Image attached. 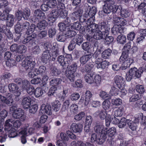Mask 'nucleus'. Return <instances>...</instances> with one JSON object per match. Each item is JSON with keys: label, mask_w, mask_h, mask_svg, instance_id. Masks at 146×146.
<instances>
[{"label": "nucleus", "mask_w": 146, "mask_h": 146, "mask_svg": "<svg viewBox=\"0 0 146 146\" xmlns=\"http://www.w3.org/2000/svg\"><path fill=\"white\" fill-rule=\"evenodd\" d=\"M109 30L110 28L106 23L104 22L99 24L98 25L96 23H92L88 26L87 31L90 33L99 30L108 35Z\"/></svg>", "instance_id": "nucleus-1"}, {"label": "nucleus", "mask_w": 146, "mask_h": 146, "mask_svg": "<svg viewBox=\"0 0 146 146\" xmlns=\"http://www.w3.org/2000/svg\"><path fill=\"white\" fill-rule=\"evenodd\" d=\"M143 72V69L142 67L139 68L138 70L137 68H131L129 70L128 73L126 74V79L128 81H130L133 78L135 79L139 78L141 76V74Z\"/></svg>", "instance_id": "nucleus-2"}, {"label": "nucleus", "mask_w": 146, "mask_h": 146, "mask_svg": "<svg viewBox=\"0 0 146 146\" xmlns=\"http://www.w3.org/2000/svg\"><path fill=\"white\" fill-rule=\"evenodd\" d=\"M121 9V5H116L111 3L110 2H107L103 7L102 11L105 13L108 14L112 12L115 13L118 9Z\"/></svg>", "instance_id": "nucleus-3"}, {"label": "nucleus", "mask_w": 146, "mask_h": 146, "mask_svg": "<svg viewBox=\"0 0 146 146\" xmlns=\"http://www.w3.org/2000/svg\"><path fill=\"white\" fill-rule=\"evenodd\" d=\"M66 58H68L69 60L65 61L64 57L62 55L58 56L57 58L58 62L62 66L61 70L62 71H64L69 66L70 61L72 59L71 55L70 54H67Z\"/></svg>", "instance_id": "nucleus-4"}, {"label": "nucleus", "mask_w": 146, "mask_h": 146, "mask_svg": "<svg viewBox=\"0 0 146 146\" xmlns=\"http://www.w3.org/2000/svg\"><path fill=\"white\" fill-rule=\"evenodd\" d=\"M45 18L46 16L44 13L40 9L35 10L33 16L30 17V19L34 23Z\"/></svg>", "instance_id": "nucleus-5"}, {"label": "nucleus", "mask_w": 146, "mask_h": 146, "mask_svg": "<svg viewBox=\"0 0 146 146\" xmlns=\"http://www.w3.org/2000/svg\"><path fill=\"white\" fill-rule=\"evenodd\" d=\"M13 117L16 119H20L23 121L25 120L26 116L24 115V111L21 108H17V110L13 111L12 114Z\"/></svg>", "instance_id": "nucleus-6"}, {"label": "nucleus", "mask_w": 146, "mask_h": 146, "mask_svg": "<svg viewBox=\"0 0 146 146\" xmlns=\"http://www.w3.org/2000/svg\"><path fill=\"white\" fill-rule=\"evenodd\" d=\"M21 89L23 90H25L27 93L30 95H31L33 93L34 88L30 85V82L27 80H23Z\"/></svg>", "instance_id": "nucleus-7"}, {"label": "nucleus", "mask_w": 146, "mask_h": 146, "mask_svg": "<svg viewBox=\"0 0 146 146\" xmlns=\"http://www.w3.org/2000/svg\"><path fill=\"white\" fill-rule=\"evenodd\" d=\"M10 49L12 52L21 54L24 53L26 52L27 48L23 44L18 46L17 44H13L10 46Z\"/></svg>", "instance_id": "nucleus-8"}, {"label": "nucleus", "mask_w": 146, "mask_h": 146, "mask_svg": "<svg viewBox=\"0 0 146 146\" xmlns=\"http://www.w3.org/2000/svg\"><path fill=\"white\" fill-rule=\"evenodd\" d=\"M35 64V61L25 59L23 62L22 66L26 70H33Z\"/></svg>", "instance_id": "nucleus-9"}, {"label": "nucleus", "mask_w": 146, "mask_h": 146, "mask_svg": "<svg viewBox=\"0 0 146 146\" xmlns=\"http://www.w3.org/2000/svg\"><path fill=\"white\" fill-rule=\"evenodd\" d=\"M88 26L86 27V30H85L86 32L87 33V34L89 35H90V36L94 34L93 35V38L96 40H99L102 39H104L105 36H106L107 35H105L104 33H102L101 31H99V30L97 31L96 32L90 33L88 32Z\"/></svg>", "instance_id": "nucleus-10"}, {"label": "nucleus", "mask_w": 146, "mask_h": 146, "mask_svg": "<svg viewBox=\"0 0 146 146\" xmlns=\"http://www.w3.org/2000/svg\"><path fill=\"white\" fill-rule=\"evenodd\" d=\"M97 11L96 8L94 6H93L91 8H88L86 10L85 12V15L88 16L89 17L87 20V24L88 25V23L91 24V23L90 22V20L92 19L93 17L95 15Z\"/></svg>", "instance_id": "nucleus-11"}, {"label": "nucleus", "mask_w": 146, "mask_h": 146, "mask_svg": "<svg viewBox=\"0 0 146 146\" xmlns=\"http://www.w3.org/2000/svg\"><path fill=\"white\" fill-rule=\"evenodd\" d=\"M8 88L10 92L14 94L15 96H18L21 95L20 90L16 84L13 83L9 84L8 85Z\"/></svg>", "instance_id": "nucleus-12"}, {"label": "nucleus", "mask_w": 146, "mask_h": 146, "mask_svg": "<svg viewBox=\"0 0 146 146\" xmlns=\"http://www.w3.org/2000/svg\"><path fill=\"white\" fill-rule=\"evenodd\" d=\"M83 11L81 9L71 13L68 16L71 19L72 22H73L78 19L80 16L82 15Z\"/></svg>", "instance_id": "nucleus-13"}, {"label": "nucleus", "mask_w": 146, "mask_h": 146, "mask_svg": "<svg viewBox=\"0 0 146 146\" xmlns=\"http://www.w3.org/2000/svg\"><path fill=\"white\" fill-rule=\"evenodd\" d=\"M114 80L119 89H122L124 88L125 80L123 77L119 76H116L114 78Z\"/></svg>", "instance_id": "nucleus-14"}, {"label": "nucleus", "mask_w": 146, "mask_h": 146, "mask_svg": "<svg viewBox=\"0 0 146 146\" xmlns=\"http://www.w3.org/2000/svg\"><path fill=\"white\" fill-rule=\"evenodd\" d=\"M0 101L1 102L3 103L10 105L13 102V100L12 98V95L9 94L7 97H5L0 94Z\"/></svg>", "instance_id": "nucleus-15"}, {"label": "nucleus", "mask_w": 146, "mask_h": 146, "mask_svg": "<svg viewBox=\"0 0 146 146\" xmlns=\"http://www.w3.org/2000/svg\"><path fill=\"white\" fill-rule=\"evenodd\" d=\"M83 125L80 123H73L71 125L70 129L74 133L80 132L82 129Z\"/></svg>", "instance_id": "nucleus-16"}, {"label": "nucleus", "mask_w": 146, "mask_h": 146, "mask_svg": "<svg viewBox=\"0 0 146 146\" xmlns=\"http://www.w3.org/2000/svg\"><path fill=\"white\" fill-rule=\"evenodd\" d=\"M112 33L114 35H116L119 33L121 34L124 33L125 29L124 28L119 26L116 24H115L111 29Z\"/></svg>", "instance_id": "nucleus-17"}, {"label": "nucleus", "mask_w": 146, "mask_h": 146, "mask_svg": "<svg viewBox=\"0 0 146 146\" xmlns=\"http://www.w3.org/2000/svg\"><path fill=\"white\" fill-rule=\"evenodd\" d=\"M40 111L42 113H46L49 115L52 114L51 106L49 104H42L40 107Z\"/></svg>", "instance_id": "nucleus-18"}, {"label": "nucleus", "mask_w": 146, "mask_h": 146, "mask_svg": "<svg viewBox=\"0 0 146 146\" xmlns=\"http://www.w3.org/2000/svg\"><path fill=\"white\" fill-rule=\"evenodd\" d=\"M31 98L29 96H24L22 100L21 104L25 109L29 108L31 106Z\"/></svg>", "instance_id": "nucleus-19"}, {"label": "nucleus", "mask_w": 146, "mask_h": 146, "mask_svg": "<svg viewBox=\"0 0 146 146\" xmlns=\"http://www.w3.org/2000/svg\"><path fill=\"white\" fill-rule=\"evenodd\" d=\"M41 57L42 62L46 64L50 60L51 56L48 50H45L43 52Z\"/></svg>", "instance_id": "nucleus-20"}, {"label": "nucleus", "mask_w": 146, "mask_h": 146, "mask_svg": "<svg viewBox=\"0 0 146 146\" xmlns=\"http://www.w3.org/2000/svg\"><path fill=\"white\" fill-rule=\"evenodd\" d=\"M0 32L4 33L9 39H11L13 38L12 33L9 29L6 28V26L5 25H2Z\"/></svg>", "instance_id": "nucleus-21"}, {"label": "nucleus", "mask_w": 146, "mask_h": 146, "mask_svg": "<svg viewBox=\"0 0 146 146\" xmlns=\"http://www.w3.org/2000/svg\"><path fill=\"white\" fill-rule=\"evenodd\" d=\"M87 53H85L84 55L80 58V60L81 64H85L92 57V55L91 53L89 52H87Z\"/></svg>", "instance_id": "nucleus-22"}, {"label": "nucleus", "mask_w": 146, "mask_h": 146, "mask_svg": "<svg viewBox=\"0 0 146 146\" xmlns=\"http://www.w3.org/2000/svg\"><path fill=\"white\" fill-rule=\"evenodd\" d=\"M116 132V130L115 127H113L110 128H105L104 131V133L106 135V136L111 137L113 136Z\"/></svg>", "instance_id": "nucleus-23"}, {"label": "nucleus", "mask_w": 146, "mask_h": 146, "mask_svg": "<svg viewBox=\"0 0 146 146\" xmlns=\"http://www.w3.org/2000/svg\"><path fill=\"white\" fill-rule=\"evenodd\" d=\"M6 25L7 27H11L13 25L15 22V17L11 14H8L6 16Z\"/></svg>", "instance_id": "nucleus-24"}, {"label": "nucleus", "mask_w": 146, "mask_h": 146, "mask_svg": "<svg viewBox=\"0 0 146 146\" xmlns=\"http://www.w3.org/2000/svg\"><path fill=\"white\" fill-rule=\"evenodd\" d=\"M121 9L120 10L118 9L117 11L120 12V15L121 17H128L130 15V11L127 9H123L122 6L121 5Z\"/></svg>", "instance_id": "nucleus-25"}, {"label": "nucleus", "mask_w": 146, "mask_h": 146, "mask_svg": "<svg viewBox=\"0 0 146 146\" xmlns=\"http://www.w3.org/2000/svg\"><path fill=\"white\" fill-rule=\"evenodd\" d=\"M58 16L59 12L56 9H54L52 10L47 16L49 18L53 19V21H54Z\"/></svg>", "instance_id": "nucleus-26"}, {"label": "nucleus", "mask_w": 146, "mask_h": 146, "mask_svg": "<svg viewBox=\"0 0 146 146\" xmlns=\"http://www.w3.org/2000/svg\"><path fill=\"white\" fill-rule=\"evenodd\" d=\"M21 23H18L15 26V32L16 33H17V38H15V41H17L19 39V38L20 35L19 34L21 32Z\"/></svg>", "instance_id": "nucleus-27"}, {"label": "nucleus", "mask_w": 146, "mask_h": 146, "mask_svg": "<svg viewBox=\"0 0 146 146\" xmlns=\"http://www.w3.org/2000/svg\"><path fill=\"white\" fill-rule=\"evenodd\" d=\"M65 33L67 38H71L76 35V33L75 31L71 30L68 27H67Z\"/></svg>", "instance_id": "nucleus-28"}, {"label": "nucleus", "mask_w": 146, "mask_h": 146, "mask_svg": "<svg viewBox=\"0 0 146 146\" xmlns=\"http://www.w3.org/2000/svg\"><path fill=\"white\" fill-rule=\"evenodd\" d=\"M94 74V73L92 72L90 74L88 73L86 74L84 76V79L86 81L90 84L93 83Z\"/></svg>", "instance_id": "nucleus-29"}, {"label": "nucleus", "mask_w": 146, "mask_h": 146, "mask_svg": "<svg viewBox=\"0 0 146 146\" xmlns=\"http://www.w3.org/2000/svg\"><path fill=\"white\" fill-rule=\"evenodd\" d=\"M133 59H129V60L123 61V62H120L121 64V68L122 69L125 70L129 67L133 62Z\"/></svg>", "instance_id": "nucleus-30"}, {"label": "nucleus", "mask_w": 146, "mask_h": 146, "mask_svg": "<svg viewBox=\"0 0 146 146\" xmlns=\"http://www.w3.org/2000/svg\"><path fill=\"white\" fill-rule=\"evenodd\" d=\"M106 111L103 110H99L97 111L95 113L96 115H98L100 118L102 119H104L106 118V116L107 117V114Z\"/></svg>", "instance_id": "nucleus-31"}, {"label": "nucleus", "mask_w": 146, "mask_h": 146, "mask_svg": "<svg viewBox=\"0 0 146 146\" xmlns=\"http://www.w3.org/2000/svg\"><path fill=\"white\" fill-rule=\"evenodd\" d=\"M62 82L61 79L57 78L52 79L50 82V85L53 86H57L60 85Z\"/></svg>", "instance_id": "nucleus-32"}, {"label": "nucleus", "mask_w": 146, "mask_h": 146, "mask_svg": "<svg viewBox=\"0 0 146 146\" xmlns=\"http://www.w3.org/2000/svg\"><path fill=\"white\" fill-rule=\"evenodd\" d=\"M13 120L11 119H9L5 122V130L6 131H9V130L13 129L12 124Z\"/></svg>", "instance_id": "nucleus-33"}, {"label": "nucleus", "mask_w": 146, "mask_h": 146, "mask_svg": "<svg viewBox=\"0 0 146 146\" xmlns=\"http://www.w3.org/2000/svg\"><path fill=\"white\" fill-rule=\"evenodd\" d=\"M137 123L134 120L127 119V124L129 127L133 131L136 130L137 127Z\"/></svg>", "instance_id": "nucleus-34"}, {"label": "nucleus", "mask_w": 146, "mask_h": 146, "mask_svg": "<svg viewBox=\"0 0 146 146\" xmlns=\"http://www.w3.org/2000/svg\"><path fill=\"white\" fill-rule=\"evenodd\" d=\"M129 53L125 51H123L121 56L119 59L120 62H123V61L129 60V59H133L132 58H129L128 56Z\"/></svg>", "instance_id": "nucleus-35"}, {"label": "nucleus", "mask_w": 146, "mask_h": 146, "mask_svg": "<svg viewBox=\"0 0 146 146\" xmlns=\"http://www.w3.org/2000/svg\"><path fill=\"white\" fill-rule=\"evenodd\" d=\"M112 50L109 48L105 50L102 54V57L104 59L108 58L111 55Z\"/></svg>", "instance_id": "nucleus-36"}, {"label": "nucleus", "mask_w": 146, "mask_h": 146, "mask_svg": "<svg viewBox=\"0 0 146 146\" xmlns=\"http://www.w3.org/2000/svg\"><path fill=\"white\" fill-rule=\"evenodd\" d=\"M92 96V94L90 91H87L85 93V99L84 104L85 106H87L90 100V98Z\"/></svg>", "instance_id": "nucleus-37"}, {"label": "nucleus", "mask_w": 146, "mask_h": 146, "mask_svg": "<svg viewBox=\"0 0 146 146\" xmlns=\"http://www.w3.org/2000/svg\"><path fill=\"white\" fill-rule=\"evenodd\" d=\"M72 40L76 44L80 45L83 41L82 36L81 35H77Z\"/></svg>", "instance_id": "nucleus-38"}, {"label": "nucleus", "mask_w": 146, "mask_h": 146, "mask_svg": "<svg viewBox=\"0 0 146 146\" xmlns=\"http://www.w3.org/2000/svg\"><path fill=\"white\" fill-rule=\"evenodd\" d=\"M95 131L96 133L101 134L104 133V126L102 124L97 125L94 127Z\"/></svg>", "instance_id": "nucleus-39"}, {"label": "nucleus", "mask_w": 146, "mask_h": 146, "mask_svg": "<svg viewBox=\"0 0 146 146\" xmlns=\"http://www.w3.org/2000/svg\"><path fill=\"white\" fill-rule=\"evenodd\" d=\"M78 107L77 105L74 104H72L70 107V115H74L78 111Z\"/></svg>", "instance_id": "nucleus-40"}, {"label": "nucleus", "mask_w": 146, "mask_h": 146, "mask_svg": "<svg viewBox=\"0 0 146 146\" xmlns=\"http://www.w3.org/2000/svg\"><path fill=\"white\" fill-rule=\"evenodd\" d=\"M47 23L45 20H43L40 22L36 26L37 28L40 30H42L45 29V28L47 25Z\"/></svg>", "instance_id": "nucleus-41"}, {"label": "nucleus", "mask_w": 146, "mask_h": 146, "mask_svg": "<svg viewBox=\"0 0 146 146\" xmlns=\"http://www.w3.org/2000/svg\"><path fill=\"white\" fill-rule=\"evenodd\" d=\"M66 76L71 82H73L74 81L75 77L74 73L70 71H67L66 73Z\"/></svg>", "instance_id": "nucleus-42"}, {"label": "nucleus", "mask_w": 146, "mask_h": 146, "mask_svg": "<svg viewBox=\"0 0 146 146\" xmlns=\"http://www.w3.org/2000/svg\"><path fill=\"white\" fill-rule=\"evenodd\" d=\"M124 112V108L123 107H120L115 111L114 115L117 117H121L122 115Z\"/></svg>", "instance_id": "nucleus-43"}, {"label": "nucleus", "mask_w": 146, "mask_h": 146, "mask_svg": "<svg viewBox=\"0 0 146 146\" xmlns=\"http://www.w3.org/2000/svg\"><path fill=\"white\" fill-rule=\"evenodd\" d=\"M117 40L118 43L121 44H124L126 42V36L123 35H119L117 38Z\"/></svg>", "instance_id": "nucleus-44"}, {"label": "nucleus", "mask_w": 146, "mask_h": 146, "mask_svg": "<svg viewBox=\"0 0 146 146\" xmlns=\"http://www.w3.org/2000/svg\"><path fill=\"white\" fill-rule=\"evenodd\" d=\"M6 134L7 133L8 137L10 138H13L15 137L17 135V133L15 130L14 128L10 129L9 131H7Z\"/></svg>", "instance_id": "nucleus-45"}, {"label": "nucleus", "mask_w": 146, "mask_h": 146, "mask_svg": "<svg viewBox=\"0 0 146 146\" xmlns=\"http://www.w3.org/2000/svg\"><path fill=\"white\" fill-rule=\"evenodd\" d=\"M106 138V135L102 133L100 134V137L98 139L96 142L99 144H101L105 142Z\"/></svg>", "instance_id": "nucleus-46"}, {"label": "nucleus", "mask_w": 146, "mask_h": 146, "mask_svg": "<svg viewBox=\"0 0 146 146\" xmlns=\"http://www.w3.org/2000/svg\"><path fill=\"white\" fill-rule=\"evenodd\" d=\"M46 4L50 8H53L55 7L57 5L56 0H46Z\"/></svg>", "instance_id": "nucleus-47"}, {"label": "nucleus", "mask_w": 146, "mask_h": 146, "mask_svg": "<svg viewBox=\"0 0 146 146\" xmlns=\"http://www.w3.org/2000/svg\"><path fill=\"white\" fill-rule=\"evenodd\" d=\"M46 70V67L44 66H40L38 69L35 68V71L36 72L37 74H42L44 73Z\"/></svg>", "instance_id": "nucleus-48"}, {"label": "nucleus", "mask_w": 146, "mask_h": 146, "mask_svg": "<svg viewBox=\"0 0 146 146\" xmlns=\"http://www.w3.org/2000/svg\"><path fill=\"white\" fill-rule=\"evenodd\" d=\"M52 60L54 61L56 57L59 54V49L57 47H54L52 49Z\"/></svg>", "instance_id": "nucleus-49"}, {"label": "nucleus", "mask_w": 146, "mask_h": 146, "mask_svg": "<svg viewBox=\"0 0 146 146\" xmlns=\"http://www.w3.org/2000/svg\"><path fill=\"white\" fill-rule=\"evenodd\" d=\"M127 123V119L125 117H122L120 120L118 126L119 128H122L125 127Z\"/></svg>", "instance_id": "nucleus-50"}, {"label": "nucleus", "mask_w": 146, "mask_h": 146, "mask_svg": "<svg viewBox=\"0 0 146 146\" xmlns=\"http://www.w3.org/2000/svg\"><path fill=\"white\" fill-rule=\"evenodd\" d=\"M3 8L4 9H3V15H2V17H3V19H5L6 16H7V15H8V14H9L11 9L10 7L8 6Z\"/></svg>", "instance_id": "nucleus-51"}, {"label": "nucleus", "mask_w": 146, "mask_h": 146, "mask_svg": "<svg viewBox=\"0 0 146 146\" xmlns=\"http://www.w3.org/2000/svg\"><path fill=\"white\" fill-rule=\"evenodd\" d=\"M33 93L36 97H39L43 94L42 90L41 88H37L35 90L34 89Z\"/></svg>", "instance_id": "nucleus-52"}, {"label": "nucleus", "mask_w": 146, "mask_h": 146, "mask_svg": "<svg viewBox=\"0 0 146 146\" xmlns=\"http://www.w3.org/2000/svg\"><path fill=\"white\" fill-rule=\"evenodd\" d=\"M111 104L114 106H119L122 104V100L119 98L113 99L111 100Z\"/></svg>", "instance_id": "nucleus-53"}, {"label": "nucleus", "mask_w": 146, "mask_h": 146, "mask_svg": "<svg viewBox=\"0 0 146 146\" xmlns=\"http://www.w3.org/2000/svg\"><path fill=\"white\" fill-rule=\"evenodd\" d=\"M111 103L108 100H105L102 103V107L105 110H108L110 106Z\"/></svg>", "instance_id": "nucleus-54"}, {"label": "nucleus", "mask_w": 146, "mask_h": 146, "mask_svg": "<svg viewBox=\"0 0 146 146\" xmlns=\"http://www.w3.org/2000/svg\"><path fill=\"white\" fill-rule=\"evenodd\" d=\"M135 89L137 92L140 94H143L145 91L143 86L139 84H137L136 86Z\"/></svg>", "instance_id": "nucleus-55"}, {"label": "nucleus", "mask_w": 146, "mask_h": 146, "mask_svg": "<svg viewBox=\"0 0 146 146\" xmlns=\"http://www.w3.org/2000/svg\"><path fill=\"white\" fill-rule=\"evenodd\" d=\"M60 73V71L55 67H52L51 68L50 73L52 76H57L59 75Z\"/></svg>", "instance_id": "nucleus-56"}, {"label": "nucleus", "mask_w": 146, "mask_h": 146, "mask_svg": "<svg viewBox=\"0 0 146 146\" xmlns=\"http://www.w3.org/2000/svg\"><path fill=\"white\" fill-rule=\"evenodd\" d=\"M61 104L58 101H55L52 106L53 110L55 111H58L60 108Z\"/></svg>", "instance_id": "nucleus-57"}, {"label": "nucleus", "mask_w": 146, "mask_h": 146, "mask_svg": "<svg viewBox=\"0 0 146 146\" xmlns=\"http://www.w3.org/2000/svg\"><path fill=\"white\" fill-rule=\"evenodd\" d=\"M93 77L94 82L93 83L95 84L97 86H98L100 84L101 81L100 76L99 75H96Z\"/></svg>", "instance_id": "nucleus-58"}, {"label": "nucleus", "mask_w": 146, "mask_h": 146, "mask_svg": "<svg viewBox=\"0 0 146 146\" xmlns=\"http://www.w3.org/2000/svg\"><path fill=\"white\" fill-rule=\"evenodd\" d=\"M23 18L25 20L29 19L30 15V11L28 9H25L23 11Z\"/></svg>", "instance_id": "nucleus-59"}, {"label": "nucleus", "mask_w": 146, "mask_h": 146, "mask_svg": "<svg viewBox=\"0 0 146 146\" xmlns=\"http://www.w3.org/2000/svg\"><path fill=\"white\" fill-rule=\"evenodd\" d=\"M67 37L65 33H62L58 35L57 37V40L58 41L61 42H64L66 40Z\"/></svg>", "instance_id": "nucleus-60"}, {"label": "nucleus", "mask_w": 146, "mask_h": 146, "mask_svg": "<svg viewBox=\"0 0 146 146\" xmlns=\"http://www.w3.org/2000/svg\"><path fill=\"white\" fill-rule=\"evenodd\" d=\"M70 104L69 100H67L64 102L61 109L62 111H65L67 110Z\"/></svg>", "instance_id": "nucleus-61"}, {"label": "nucleus", "mask_w": 146, "mask_h": 146, "mask_svg": "<svg viewBox=\"0 0 146 146\" xmlns=\"http://www.w3.org/2000/svg\"><path fill=\"white\" fill-rule=\"evenodd\" d=\"M77 68V66L76 64L74 63L69 67L67 71H70L71 72L75 73L76 71Z\"/></svg>", "instance_id": "nucleus-62"}, {"label": "nucleus", "mask_w": 146, "mask_h": 146, "mask_svg": "<svg viewBox=\"0 0 146 146\" xmlns=\"http://www.w3.org/2000/svg\"><path fill=\"white\" fill-rule=\"evenodd\" d=\"M119 92V90L115 86H113L111 88L110 92L112 95L116 96L118 94Z\"/></svg>", "instance_id": "nucleus-63"}, {"label": "nucleus", "mask_w": 146, "mask_h": 146, "mask_svg": "<svg viewBox=\"0 0 146 146\" xmlns=\"http://www.w3.org/2000/svg\"><path fill=\"white\" fill-rule=\"evenodd\" d=\"M94 67V65L92 63H90L86 65V72H90L92 70Z\"/></svg>", "instance_id": "nucleus-64"}]
</instances>
